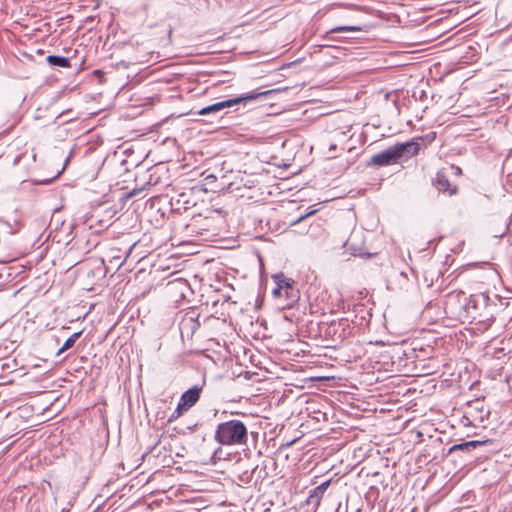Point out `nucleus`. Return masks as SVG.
Segmentation results:
<instances>
[{"instance_id": "nucleus-1", "label": "nucleus", "mask_w": 512, "mask_h": 512, "mask_svg": "<svg viewBox=\"0 0 512 512\" xmlns=\"http://www.w3.org/2000/svg\"><path fill=\"white\" fill-rule=\"evenodd\" d=\"M214 438L225 446L245 445L248 440L247 427L236 419L222 422L217 425Z\"/></svg>"}, {"instance_id": "nucleus-2", "label": "nucleus", "mask_w": 512, "mask_h": 512, "mask_svg": "<svg viewBox=\"0 0 512 512\" xmlns=\"http://www.w3.org/2000/svg\"><path fill=\"white\" fill-rule=\"evenodd\" d=\"M419 151L417 142L399 143L371 157L370 164L382 167L398 163L402 157H412Z\"/></svg>"}, {"instance_id": "nucleus-3", "label": "nucleus", "mask_w": 512, "mask_h": 512, "mask_svg": "<svg viewBox=\"0 0 512 512\" xmlns=\"http://www.w3.org/2000/svg\"><path fill=\"white\" fill-rule=\"evenodd\" d=\"M470 305L475 308V301L465 292L452 291L445 297L444 310L451 318H462L468 316Z\"/></svg>"}, {"instance_id": "nucleus-4", "label": "nucleus", "mask_w": 512, "mask_h": 512, "mask_svg": "<svg viewBox=\"0 0 512 512\" xmlns=\"http://www.w3.org/2000/svg\"><path fill=\"white\" fill-rule=\"evenodd\" d=\"M275 288L272 295L275 298L284 297L287 300L286 306L292 307L300 298V292L296 288V282L292 278L286 277L284 273H276L272 276Z\"/></svg>"}, {"instance_id": "nucleus-5", "label": "nucleus", "mask_w": 512, "mask_h": 512, "mask_svg": "<svg viewBox=\"0 0 512 512\" xmlns=\"http://www.w3.org/2000/svg\"><path fill=\"white\" fill-rule=\"evenodd\" d=\"M269 93V91H263V92H248L246 94L240 95L238 97L222 100L216 103H213L211 105H208L206 107H203L198 111V115H209L214 114L222 111L225 108H231L238 104H246L249 101L255 100L261 96H265Z\"/></svg>"}, {"instance_id": "nucleus-6", "label": "nucleus", "mask_w": 512, "mask_h": 512, "mask_svg": "<svg viewBox=\"0 0 512 512\" xmlns=\"http://www.w3.org/2000/svg\"><path fill=\"white\" fill-rule=\"evenodd\" d=\"M205 381L201 385H194L192 388L186 390L180 397L176 410L171 415L169 421L179 417L182 411H187L194 406L200 398V393L203 389Z\"/></svg>"}, {"instance_id": "nucleus-7", "label": "nucleus", "mask_w": 512, "mask_h": 512, "mask_svg": "<svg viewBox=\"0 0 512 512\" xmlns=\"http://www.w3.org/2000/svg\"><path fill=\"white\" fill-rule=\"evenodd\" d=\"M199 316L200 314L194 309L186 311L183 314L179 323V330L182 337H192L193 334L198 330L200 327V323L198 321Z\"/></svg>"}, {"instance_id": "nucleus-8", "label": "nucleus", "mask_w": 512, "mask_h": 512, "mask_svg": "<svg viewBox=\"0 0 512 512\" xmlns=\"http://www.w3.org/2000/svg\"><path fill=\"white\" fill-rule=\"evenodd\" d=\"M134 246L135 243H128L124 247L111 246L107 253L109 261L120 268L125 263Z\"/></svg>"}, {"instance_id": "nucleus-9", "label": "nucleus", "mask_w": 512, "mask_h": 512, "mask_svg": "<svg viewBox=\"0 0 512 512\" xmlns=\"http://www.w3.org/2000/svg\"><path fill=\"white\" fill-rule=\"evenodd\" d=\"M432 184L440 193L448 196H453L458 193V186L450 182L448 175L444 171H438L436 173Z\"/></svg>"}, {"instance_id": "nucleus-10", "label": "nucleus", "mask_w": 512, "mask_h": 512, "mask_svg": "<svg viewBox=\"0 0 512 512\" xmlns=\"http://www.w3.org/2000/svg\"><path fill=\"white\" fill-rule=\"evenodd\" d=\"M354 316L351 319V323L355 325L357 330H361L368 326L372 314L370 310L364 304H356L353 308Z\"/></svg>"}, {"instance_id": "nucleus-11", "label": "nucleus", "mask_w": 512, "mask_h": 512, "mask_svg": "<svg viewBox=\"0 0 512 512\" xmlns=\"http://www.w3.org/2000/svg\"><path fill=\"white\" fill-rule=\"evenodd\" d=\"M344 250L352 256L370 257L371 254L366 252V249L356 234H352L344 243Z\"/></svg>"}, {"instance_id": "nucleus-12", "label": "nucleus", "mask_w": 512, "mask_h": 512, "mask_svg": "<svg viewBox=\"0 0 512 512\" xmlns=\"http://www.w3.org/2000/svg\"><path fill=\"white\" fill-rule=\"evenodd\" d=\"M171 204L176 211H186L195 205L194 196L191 191L181 192L171 199Z\"/></svg>"}, {"instance_id": "nucleus-13", "label": "nucleus", "mask_w": 512, "mask_h": 512, "mask_svg": "<svg viewBox=\"0 0 512 512\" xmlns=\"http://www.w3.org/2000/svg\"><path fill=\"white\" fill-rule=\"evenodd\" d=\"M331 484V479L324 481L320 485L316 486L309 492L307 498V504L312 505L314 508H318L320 506L321 500Z\"/></svg>"}, {"instance_id": "nucleus-14", "label": "nucleus", "mask_w": 512, "mask_h": 512, "mask_svg": "<svg viewBox=\"0 0 512 512\" xmlns=\"http://www.w3.org/2000/svg\"><path fill=\"white\" fill-rule=\"evenodd\" d=\"M492 441L489 440V439H486V440H471V441H467V442H463V443H459V444H454L453 446H451L448 450V453H453V452H456V451H462V452H470L471 450L479 447V446H484V445H487V444H490Z\"/></svg>"}, {"instance_id": "nucleus-15", "label": "nucleus", "mask_w": 512, "mask_h": 512, "mask_svg": "<svg viewBox=\"0 0 512 512\" xmlns=\"http://www.w3.org/2000/svg\"><path fill=\"white\" fill-rule=\"evenodd\" d=\"M357 328L354 324L351 323V320L348 318L341 319L338 324V328L336 332H339V337L347 338L349 336L354 335L357 332Z\"/></svg>"}, {"instance_id": "nucleus-16", "label": "nucleus", "mask_w": 512, "mask_h": 512, "mask_svg": "<svg viewBox=\"0 0 512 512\" xmlns=\"http://www.w3.org/2000/svg\"><path fill=\"white\" fill-rule=\"evenodd\" d=\"M47 63L52 67L70 68L71 61L68 57L58 55H48L46 58Z\"/></svg>"}, {"instance_id": "nucleus-17", "label": "nucleus", "mask_w": 512, "mask_h": 512, "mask_svg": "<svg viewBox=\"0 0 512 512\" xmlns=\"http://www.w3.org/2000/svg\"><path fill=\"white\" fill-rule=\"evenodd\" d=\"M187 282L182 279H176L168 282L167 289L170 293L180 292L181 296H184L183 289L187 288Z\"/></svg>"}, {"instance_id": "nucleus-18", "label": "nucleus", "mask_w": 512, "mask_h": 512, "mask_svg": "<svg viewBox=\"0 0 512 512\" xmlns=\"http://www.w3.org/2000/svg\"><path fill=\"white\" fill-rule=\"evenodd\" d=\"M82 331H78L73 333L63 344V346L59 349L58 355L63 353L64 351L72 348L75 344V342L81 337Z\"/></svg>"}, {"instance_id": "nucleus-19", "label": "nucleus", "mask_w": 512, "mask_h": 512, "mask_svg": "<svg viewBox=\"0 0 512 512\" xmlns=\"http://www.w3.org/2000/svg\"><path fill=\"white\" fill-rule=\"evenodd\" d=\"M362 31V27L359 25H344L331 28L328 33H340V32H359Z\"/></svg>"}, {"instance_id": "nucleus-20", "label": "nucleus", "mask_w": 512, "mask_h": 512, "mask_svg": "<svg viewBox=\"0 0 512 512\" xmlns=\"http://www.w3.org/2000/svg\"><path fill=\"white\" fill-rule=\"evenodd\" d=\"M450 170L456 176H460L462 174L461 168L456 165H451Z\"/></svg>"}, {"instance_id": "nucleus-21", "label": "nucleus", "mask_w": 512, "mask_h": 512, "mask_svg": "<svg viewBox=\"0 0 512 512\" xmlns=\"http://www.w3.org/2000/svg\"><path fill=\"white\" fill-rule=\"evenodd\" d=\"M336 149H337V145H336V144H331V145L329 146V152H330L331 154H333V153L336 151Z\"/></svg>"}, {"instance_id": "nucleus-22", "label": "nucleus", "mask_w": 512, "mask_h": 512, "mask_svg": "<svg viewBox=\"0 0 512 512\" xmlns=\"http://www.w3.org/2000/svg\"><path fill=\"white\" fill-rule=\"evenodd\" d=\"M221 451V448H218L216 449V451H214V456L217 454V452Z\"/></svg>"}, {"instance_id": "nucleus-23", "label": "nucleus", "mask_w": 512, "mask_h": 512, "mask_svg": "<svg viewBox=\"0 0 512 512\" xmlns=\"http://www.w3.org/2000/svg\"><path fill=\"white\" fill-rule=\"evenodd\" d=\"M221 451V448H218L216 449V451H214V456L217 454V452Z\"/></svg>"}, {"instance_id": "nucleus-24", "label": "nucleus", "mask_w": 512, "mask_h": 512, "mask_svg": "<svg viewBox=\"0 0 512 512\" xmlns=\"http://www.w3.org/2000/svg\"><path fill=\"white\" fill-rule=\"evenodd\" d=\"M221 451V448H218L216 449V451H214V456L217 454V452Z\"/></svg>"}]
</instances>
